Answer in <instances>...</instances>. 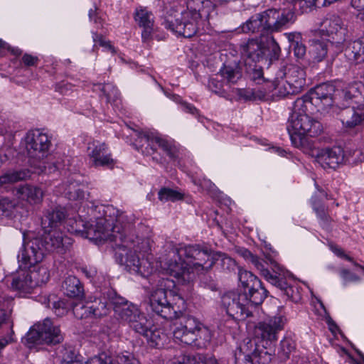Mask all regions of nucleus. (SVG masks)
Returning a JSON list of instances; mask_svg holds the SVG:
<instances>
[{
  "label": "nucleus",
  "instance_id": "nucleus-47",
  "mask_svg": "<svg viewBox=\"0 0 364 364\" xmlns=\"http://www.w3.org/2000/svg\"><path fill=\"white\" fill-rule=\"evenodd\" d=\"M286 35L289 41L292 42L291 46L293 47L294 55L299 59L303 58L306 54V46L299 41H294V34L287 33Z\"/></svg>",
  "mask_w": 364,
  "mask_h": 364
},
{
  "label": "nucleus",
  "instance_id": "nucleus-57",
  "mask_svg": "<svg viewBox=\"0 0 364 364\" xmlns=\"http://www.w3.org/2000/svg\"><path fill=\"white\" fill-rule=\"evenodd\" d=\"M117 363L118 364H138V362L132 355H119L117 358Z\"/></svg>",
  "mask_w": 364,
  "mask_h": 364
},
{
  "label": "nucleus",
  "instance_id": "nucleus-36",
  "mask_svg": "<svg viewBox=\"0 0 364 364\" xmlns=\"http://www.w3.org/2000/svg\"><path fill=\"white\" fill-rule=\"evenodd\" d=\"M267 290L263 287L262 282L256 281L255 286L248 289V299L250 307L252 305L261 304L267 296Z\"/></svg>",
  "mask_w": 364,
  "mask_h": 364
},
{
  "label": "nucleus",
  "instance_id": "nucleus-50",
  "mask_svg": "<svg viewBox=\"0 0 364 364\" xmlns=\"http://www.w3.org/2000/svg\"><path fill=\"white\" fill-rule=\"evenodd\" d=\"M221 78L223 77H220L219 73H218L215 76L210 77L208 82L209 89L216 94L223 93L224 82Z\"/></svg>",
  "mask_w": 364,
  "mask_h": 364
},
{
  "label": "nucleus",
  "instance_id": "nucleus-23",
  "mask_svg": "<svg viewBox=\"0 0 364 364\" xmlns=\"http://www.w3.org/2000/svg\"><path fill=\"white\" fill-rule=\"evenodd\" d=\"M136 138L134 146L136 149L141 151L144 154L151 155L156 151L159 134L151 131L136 132Z\"/></svg>",
  "mask_w": 364,
  "mask_h": 364
},
{
  "label": "nucleus",
  "instance_id": "nucleus-17",
  "mask_svg": "<svg viewBox=\"0 0 364 364\" xmlns=\"http://www.w3.org/2000/svg\"><path fill=\"white\" fill-rule=\"evenodd\" d=\"M264 25L267 29V36H272L274 32H279L289 23L294 21V14L291 10L280 11L270 9L264 11Z\"/></svg>",
  "mask_w": 364,
  "mask_h": 364
},
{
  "label": "nucleus",
  "instance_id": "nucleus-18",
  "mask_svg": "<svg viewBox=\"0 0 364 364\" xmlns=\"http://www.w3.org/2000/svg\"><path fill=\"white\" fill-rule=\"evenodd\" d=\"M312 156L323 168H336L344 160V151L341 146L314 149Z\"/></svg>",
  "mask_w": 364,
  "mask_h": 364
},
{
  "label": "nucleus",
  "instance_id": "nucleus-29",
  "mask_svg": "<svg viewBox=\"0 0 364 364\" xmlns=\"http://www.w3.org/2000/svg\"><path fill=\"white\" fill-rule=\"evenodd\" d=\"M63 293L68 297L82 299L84 296V288L76 277L70 275L65 278L61 286Z\"/></svg>",
  "mask_w": 364,
  "mask_h": 364
},
{
  "label": "nucleus",
  "instance_id": "nucleus-15",
  "mask_svg": "<svg viewBox=\"0 0 364 364\" xmlns=\"http://www.w3.org/2000/svg\"><path fill=\"white\" fill-rule=\"evenodd\" d=\"M50 146L48 136L36 129L28 132L26 136V148L30 158L37 160L43 159Z\"/></svg>",
  "mask_w": 364,
  "mask_h": 364
},
{
  "label": "nucleus",
  "instance_id": "nucleus-8",
  "mask_svg": "<svg viewBox=\"0 0 364 364\" xmlns=\"http://www.w3.org/2000/svg\"><path fill=\"white\" fill-rule=\"evenodd\" d=\"M203 0H188L187 10L177 16L174 21H166L165 28L185 38L193 36L198 31V21L200 18V9Z\"/></svg>",
  "mask_w": 364,
  "mask_h": 364
},
{
  "label": "nucleus",
  "instance_id": "nucleus-63",
  "mask_svg": "<svg viewBox=\"0 0 364 364\" xmlns=\"http://www.w3.org/2000/svg\"><path fill=\"white\" fill-rule=\"evenodd\" d=\"M263 77V72L262 70L259 69H254L253 74H252V78L254 80H260Z\"/></svg>",
  "mask_w": 364,
  "mask_h": 364
},
{
  "label": "nucleus",
  "instance_id": "nucleus-49",
  "mask_svg": "<svg viewBox=\"0 0 364 364\" xmlns=\"http://www.w3.org/2000/svg\"><path fill=\"white\" fill-rule=\"evenodd\" d=\"M327 46L323 43H316L313 46L312 55L315 61L321 62L327 55Z\"/></svg>",
  "mask_w": 364,
  "mask_h": 364
},
{
  "label": "nucleus",
  "instance_id": "nucleus-54",
  "mask_svg": "<svg viewBox=\"0 0 364 364\" xmlns=\"http://www.w3.org/2000/svg\"><path fill=\"white\" fill-rule=\"evenodd\" d=\"M294 4V9L297 7L301 10V12H306L307 9H311L316 4V0H288Z\"/></svg>",
  "mask_w": 364,
  "mask_h": 364
},
{
  "label": "nucleus",
  "instance_id": "nucleus-43",
  "mask_svg": "<svg viewBox=\"0 0 364 364\" xmlns=\"http://www.w3.org/2000/svg\"><path fill=\"white\" fill-rule=\"evenodd\" d=\"M90 304H84L82 302L73 306V312L77 318L82 319L92 316Z\"/></svg>",
  "mask_w": 364,
  "mask_h": 364
},
{
  "label": "nucleus",
  "instance_id": "nucleus-59",
  "mask_svg": "<svg viewBox=\"0 0 364 364\" xmlns=\"http://www.w3.org/2000/svg\"><path fill=\"white\" fill-rule=\"evenodd\" d=\"M181 105L183 106V109L185 112L192 114L193 115L198 114V111L193 105L188 104L187 102H183Z\"/></svg>",
  "mask_w": 364,
  "mask_h": 364
},
{
  "label": "nucleus",
  "instance_id": "nucleus-34",
  "mask_svg": "<svg viewBox=\"0 0 364 364\" xmlns=\"http://www.w3.org/2000/svg\"><path fill=\"white\" fill-rule=\"evenodd\" d=\"M220 77L225 79L228 83H236L242 77V71L240 64L237 62L224 65L220 69Z\"/></svg>",
  "mask_w": 364,
  "mask_h": 364
},
{
  "label": "nucleus",
  "instance_id": "nucleus-58",
  "mask_svg": "<svg viewBox=\"0 0 364 364\" xmlns=\"http://www.w3.org/2000/svg\"><path fill=\"white\" fill-rule=\"evenodd\" d=\"M38 59L37 57H35V56H33V55H31L28 54H25L22 57L23 63L27 66L35 65L36 64V63L38 62Z\"/></svg>",
  "mask_w": 364,
  "mask_h": 364
},
{
  "label": "nucleus",
  "instance_id": "nucleus-42",
  "mask_svg": "<svg viewBox=\"0 0 364 364\" xmlns=\"http://www.w3.org/2000/svg\"><path fill=\"white\" fill-rule=\"evenodd\" d=\"M158 196L159 199L161 201H176L182 200L183 198V195L181 193L168 188H161L159 191Z\"/></svg>",
  "mask_w": 364,
  "mask_h": 364
},
{
  "label": "nucleus",
  "instance_id": "nucleus-4",
  "mask_svg": "<svg viewBox=\"0 0 364 364\" xmlns=\"http://www.w3.org/2000/svg\"><path fill=\"white\" fill-rule=\"evenodd\" d=\"M237 252L251 263L268 282L279 289L288 298L292 297L293 290L286 281L291 274L288 270L269 256H266L265 259H263L245 248L239 249Z\"/></svg>",
  "mask_w": 364,
  "mask_h": 364
},
{
  "label": "nucleus",
  "instance_id": "nucleus-44",
  "mask_svg": "<svg viewBox=\"0 0 364 364\" xmlns=\"http://www.w3.org/2000/svg\"><path fill=\"white\" fill-rule=\"evenodd\" d=\"M101 91L106 97L108 102H114L119 96V92L117 87L112 83H106L103 85H100Z\"/></svg>",
  "mask_w": 364,
  "mask_h": 364
},
{
  "label": "nucleus",
  "instance_id": "nucleus-5",
  "mask_svg": "<svg viewBox=\"0 0 364 364\" xmlns=\"http://www.w3.org/2000/svg\"><path fill=\"white\" fill-rule=\"evenodd\" d=\"M275 95L284 97L301 92L306 85V73L296 65H287L280 68L274 80L271 82Z\"/></svg>",
  "mask_w": 364,
  "mask_h": 364
},
{
  "label": "nucleus",
  "instance_id": "nucleus-51",
  "mask_svg": "<svg viewBox=\"0 0 364 364\" xmlns=\"http://www.w3.org/2000/svg\"><path fill=\"white\" fill-rule=\"evenodd\" d=\"M314 210L321 220L323 225H328L330 223L331 218L327 213V208L324 205L314 203Z\"/></svg>",
  "mask_w": 364,
  "mask_h": 364
},
{
  "label": "nucleus",
  "instance_id": "nucleus-62",
  "mask_svg": "<svg viewBox=\"0 0 364 364\" xmlns=\"http://www.w3.org/2000/svg\"><path fill=\"white\" fill-rule=\"evenodd\" d=\"M63 304L62 301L53 303V306L55 309V314L58 316L64 314L65 309L61 306Z\"/></svg>",
  "mask_w": 364,
  "mask_h": 364
},
{
  "label": "nucleus",
  "instance_id": "nucleus-11",
  "mask_svg": "<svg viewBox=\"0 0 364 364\" xmlns=\"http://www.w3.org/2000/svg\"><path fill=\"white\" fill-rule=\"evenodd\" d=\"M180 252L185 256L188 265L194 274L208 272L215 262L213 252L205 246L193 245L180 249Z\"/></svg>",
  "mask_w": 364,
  "mask_h": 364
},
{
  "label": "nucleus",
  "instance_id": "nucleus-33",
  "mask_svg": "<svg viewBox=\"0 0 364 364\" xmlns=\"http://www.w3.org/2000/svg\"><path fill=\"white\" fill-rule=\"evenodd\" d=\"M31 172L27 168L8 170L0 176V184H12L28 179Z\"/></svg>",
  "mask_w": 364,
  "mask_h": 364
},
{
  "label": "nucleus",
  "instance_id": "nucleus-55",
  "mask_svg": "<svg viewBox=\"0 0 364 364\" xmlns=\"http://www.w3.org/2000/svg\"><path fill=\"white\" fill-rule=\"evenodd\" d=\"M85 364H113L111 358L102 355L100 356H95L89 359ZM117 364H118L117 363Z\"/></svg>",
  "mask_w": 364,
  "mask_h": 364
},
{
  "label": "nucleus",
  "instance_id": "nucleus-35",
  "mask_svg": "<svg viewBox=\"0 0 364 364\" xmlns=\"http://www.w3.org/2000/svg\"><path fill=\"white\" fill-rule=\"evenodd\" d=\"M27 272L30 274L35 288L43 284L46 283L50 277V274L47 267L43 266H37L33 264L26 268Z\"/></svg>",
  "mask_w": 364,
  "mask_h": 364
},
{
  "label": "nucleus",
  "instance_id": "nucleus-14",
  "mask_svg": "<svg viewBox=\"0 0 364 364\" xmlns=\"http://www.w3.org/2000/svg\"><path fill=\"white\" fill-rule=\"evenodd\" d=\"M46 252L43 242L39 237H34L28 241L24 240L23 247L18 255L20 267L27 268L28 266L41 262Z\"/></svg>",
  "mask_w": 364,
  "mask_h": 364
},
{
  "label": "nucleus",
  "instance_id": "nucleus-26",
  "mask_svg": "<svg viewBox=\"0 0 364 364\" xmlns=\"http://www.w3.org/2000/svg\"><path fill=\"white\" fill-rule=\"evenodd\" d=\"M13 192L19 199L26 200L31 204L40 203L43 196V191L40 188L28 184L19 186Z\"/></svg>",
  "mask_w": 364,
  "mask_h": 364
},
{
  "label": "nucleus",
  "instance_id": "nucleus-56",
  "mask_svg": "<svg viewBox=\"0 0 364 364\" xmlns=\"http://www.w3.org/2000/svg\"><path fill=\"white\" fill-rule=\"evenodd\" d=\"M341 277L346 282H355L359 279V277L348 269H343L340 272Z\"/></svg>",
  "mask_w": 364,
  "mask_h": 364
},
{
  "label": "nucleus",
  "instance_id": "nucleus-38",
  "mask_svg": "<svg viewBox=\"0 0 364 364\" xmlns=\"http://www.w3.org/2000/svg\"><path fill=\"white\" fill-rule=\"evenodd\" d=\"M182 363L185 364H225L215 357L203 354H188L182 356Z\"/></svg>",
  "mask_w": 364,
  "mask_h": 364
},
{
  "label": "nucleus",
  "instance_id": "nucleus-2",
  "mask_svg": "<svg viewBox=\"0 0 364 364\" xmlns=\"http://www.w3.org/2000/svg\"><path fill=\"white\" fill-rule=\"evenodd\" d=\"M181 298L171 289L159 288L154 290L149 297V304L154 312L167 320L178 318L173 330V337L186 345L202 347L208 339V331L195 317L189 315L178 316L174 309L176 300Z\"/></svg>",
  "mask_w": 364,
  "mask_h": 364
},
{
  "label": "nucleus",
  "instance_id": "nucleus-27",
  "mask_svg": "<svg viewBox=\"0 0 364 364\" xmlns=\"http://www.w3.org/2000/svg\"><path fill=\"white\" fill-rule=\"evenodd\" d=\"M135 21L143 28L141 37L143 41H149L153 32V15L145 9L136 10L134 16Z\"/></svg>",
  "mask_w": 364,
  "mask_h": 364
},
{
  "label": "nucleus",
  "instance_id": "nucleus-21",
  "mask_svg": "<svg viewBox=\"0 0 364 364\" xmlns=\"http://www.w3.org/2000/svg\"><path fill=\"white\" fill-rule=\"evenodd\" d=\"M163 268L166 274L175 277L178 283L190 282L195 278L194 273L187 265V262L183 261L181 258L178 261L176 259L168 260L164 263Z\"/></svg>",
  "mask_w": 364,
  "mask_h": 364
},
{
  "label": "nucleus",
  "instance_id": "nucleus-13",
  "mask_svg": "<svg viewBox=\"0 0 364 364\" xmlns=\"http://www.w3.org/2000/svg\"><path fill=\"white\" fill-rule=\"evenodd\" d=\"M287 323V318L284 316H275L267 321L260 322L255 328V336L259 342H257L261 346L264 345L267 348H271L274 353L272 344L277 340V333L282 331Z\"/></svg>",
  "mask_w": 364,
  "mask_h": 364
},
{
  "label": "nucleus",
  "instance_id": "nucleus-24",
  "mask_svg": "<svg viewBox=\"0 0 364 364\" xmlns=\"http://www.w3.org/2000/svg\"><path fill=\"white\" fill-rule=\"evenodd\" d=\"M66 217L65 209L55 206L48 209L41 218V227L44 231L58 230Z\"/></svg>",
  "mask_w": 364,
  "mask_h": 364
},
{
  "label": "nucleus",
  "instance_id": "nucleus-7",
  "mask_svg": "<svg viewBox=\"0 0 364 364\" xmlns=\"http://www.w3.org/2000/svg\"><path fill=\"white\" fill-rule=\"evenodd\" d=\"M240 50L244 58L255 63L277 60L281 53V48L273 36L249 39L240 44Z\"/></svg>",
  "mask_w": 364,
  "mask_h": 364
},
{
  "label": "nucleus",
  "instance_id": "nucleus-9",
  "mask_svg": "<svg viewBox=\"0 0 364 364\" xmlns=\"http://www.w3.org/2000/svg\"><path fill=\"white\" fill-rule=\"evenodd\" d=\"M272 356V349L261 347L256 339L243 340L234 352L235 364H268Z\"/></svg>",
  "mask_w": 364,
  "mask_h": 364
},
{
  "label": "nucleus",
  "instance_id": "nucleus-30",
  "mask_svg": "<svg viewBox=\"0 0 364 364\" xmlns=\"http://www.w3.org/2000/svg\"><path fill=\"white\" fill-rule=\"evenodd\" d=\"M343 106L345 107L342 108L339 113L342 124L349 128L359 124L363 119L360 110H356L353 107H348L345 103L343 104Z\"/></svg>",
  "mask_w": 364,
  "mask_h": 364
},
{
  "label": "nucleus",
  "instance_id": "nucleus-52",
  "mask_svg": "<svg viewBox=\"0 0 364 364\" xmlns=\"http://www.w3.org/2000/svg\"><path fill=\"white\" fill-rule=\"evenodd\" d=\"M69 200H80L85 198V193L80 187L70 186L68 192L65 193Z\"/></svg>",
  "mask_w": 364,
  "mask_h": 364
},
{
  "label": "nucleus",
  "instance_id": "nucleus-48",
  "mask_svg": "<svg viewBox=\"0 0 364 364\" xmlns=\"http://www.w3.org/2000/svg\"><path fill=\"white\" fill-rule=\"evenodd\" d=\"M61 364H72L77 360L75 350L71 347H63L59 352Z\"/></svg>",
  "mask_w": 364,
  "mask_h": 364
},
{
  "label": "nucleus",
  "instance_id": "nucleus-39",
  "mask_svg": "<svg viewBox=\"0 0 364 364\" xmlns=\"http://www.w3.org/2000/svg\"><path fill=\"white\" fill-rule=\"evenodd\" d=\"M273 91L270 82L267 84L266 87L262 88V90H245L241 92L240 96L246 100H264L268 93Z\"/></svg>",
  "mask_w": 364,
  "mask_h": 364
},
{
  "label": "nucleus",
  "instance_id": "nucleus-31",
  "mask_svg": "<svg viewBox=\"0 0 364 364\" xmlns=\"http://www.w3.org/2000/svg\"><path fill=\"white\" fill-rule=\"evenodd\" d=\"M345 55L352 63L364 62V38L350 42L345 49Z\"/></svg>",
  "mask_w": 364,
  "mask_h": 364
},
{
  "label": "nucleus",
  "instance_id": "nucleus-28",
  "mask_svg": "<svg viewBox=\"0 0 364 364\" xmlns=\"http://www.w3.org/2000/svg\"><path fill=\"white\" fill-rule=\"evenodd\" d=\"M264 11L252 16L242 26L245 33H259V38L267 36V29L264 25Z\"/></svg>",
  "mask_w": 364,
  "mask_h": 364
},
{
  "label": "nucleus",
  "instance_id": "nucleus-22",
  "mask_svg": "<svg viewBox=\"0 0 364 364\" xmlns=\"http://www.w3.org/2000/svg\"><path fill=\"white\" fill-rule=\"evenodd\" d=\"M321 31L331 36L332 43L340 44L345 41L346 30L342 26L341 19L336 15L328 14L321 23Z\"/></svg>",
  "mask_w": 364,
  "mask_h": 364
},
{
  "label": "nucleus",
  "instance_id": "nucleus-40",
  "mask_svg": "<svg viewBox=\"0 0 364 364\" xmlns=\"http://www.w3.org/2000/svg\"><path fill=\"white\" fill-rule=\"evenodd\" d=\"M147 341L154 347L159 348L163 345L164 341L166 338V336L160 329H158L154 324L149 328L148 332L144 334Z\"/></svg>",
  "mask_w": 364,
  "mask_h": 364
},
{
  "label": "nucleus",
  "instance_id": "nucleus-37",
  "mask_svg": "<svg viewBox=\"0 0 364 364\" xmlns=\"http://www.w3.org/2000/svg\"><path fill=\"white\" fill-rule=\"evenodd\" d=\"M364 85L360 82H353L346 85L341 92V97L348 104L362 95Z\"/></svg>",
  "mask_w": 364,
  "mask_h": 364
},
{
  "label": "nucleus",
  "instance_id": "nucleus-41",
  "mask_svg": "<svg viewBox=\"0 0 364 364\" xmlns=\"http://www.w3.org/2000/svg\"><path fill=\"white\" fill-rule=\"evenodd\" d=\"M239 281L245 289H250L253 287L256 281L259 279L252 272L247 270L240 269L238 274Z\"/></svg>",
  "mask_w": 364,
  "mask_h": 364
},
{
  "label": "nucleus",
  "instance_id": "nucleus-12",
  "mask_svg": "<svg viewBox=\"0 0 364 364\" xmlns=\"http://www.w3.org/2000/svg\"><path fill=\"white\" fill-rule=\"evenodd\" d=\"M221 304L227 314L232 319L244 320L252 315L246 292H226L221 297Z\"/></svg>",
  "mask_w": 364,
  "mask_h": 364
},
{
  "label": "nucleus",
  "instance_id": "nucleus-20",
  "mask_svg": "<svg viewBox=\"0 0 364 364\" xmlns=\"http://www.w3.org/2000/svg\"><path fill=\"white\" fill-rule=\"evenodd\" d=\"M87 155L92 166L95 167L107 166L112 168L114 165V160L107 153V146L105 143L95 141L89 143Z\"/></svg>",
  "mask_w": 364,
  "mask_h": 364
},
{
  "label": "nucleus",
  "instance_id": "nucleus-45",
  "mask_svg": "<svg viewBox=\"0 0 364 364\" xmlns=\"http://www.w3.org/2000/svg\"><path fill=\"white\" fill-rule=\"evenodd\" d=\"M295 348L294 341L290 337H285L280 342L279 353L284 358H289L290 353L295 350Z\"/></svg>",
  "mask_w": 364,
  "mask_h": 364
},
{
  "label": "nucleus",
  "instance_id": "nucleus-19",
  "mask_svg": "<svg viewBox=\"0 0 364 364\" xmlns=\"http://www.w3.org/2000/svg\"><path fill=\"white\" fill-rule=\"evenodd\" d=\"M40 238L43 242L46 252H56L63 254L72 244V239L64 236L63 232L59 230L44 231Z\"/></svg>",
  "mask_w": 364,
  "mask_h": 364
},
{
  "label": "nucleus",
  "instance_id": "nucleus-1",
  "mask_svg": "<svg viewBox=\"0 0 364 364\" xmlns=\"http://www.w3.org/2000/svg\"><path fill=\"white\" fill-rule=\"evenodd\" d=\"M105 216L95 221L85 223L84 231L86 237L95 241L114 242L115 258L131 274L147 277L153 270V266L147 259H140L136 252L146 253L150 250L147 238H139L131 234L133 224L127 215L113 207L104 210Z\"/></svg>",
  "mask_w": 364,
  "mask_h": 364
},
{
  "label": "nucleus",
  "instance_id": "nucleus-3",
  "mask_svg": "<svg viewBox=\"0 0 364 364\" xmlns=\"http://www.w3.org/2000/svg\"><path fill=\"white\" fill-rule=\"evenodd\" d=\"M316 112L309 100L297 98L294 101L287 129L295 147L305 151L310 147L307 136L316 137L322 132L321 122L311 117Z\"/></svg>",
  "mask_w": 364,
  "mask_h": 364
},
{
  "label": "nucleus",
  "instance_id": "nucleus-53",
  "mask_svg": "<svg viewBox=\"0 0 364 364\" xmlns=\"http://www.w3.org/2000/svg\"><path fill=\"white\" fill-rule=\"evenodd\" d=\"M15 202L8 198L0 199V215H9L15 207Z\"/></svg>",
  "mask_w": 364,
  "mask_h": 364
},
{
  "label": "nucleus",
  "instance_id": "nucleus-61",
  "mask_svg": "<svg viewBox=\"0 0 364 364\" xmlns=\"http://www.w3.org/2000/svg\"><path fill=\"white\" fill-rule=\"evenodd\" d=\"M351 5L358 11H364V0H351Z\"/></svg>",
  "mask_w": 364,
  "mask_h": 364
},
{
  "label": "nucleus",
  "instance_id": "nucleus-32",
  "mask_svg": "<svg viewBox=\"0 0 364 364\" xmlns=\"http://www.w3.org/2000/svg\"><path fill=\"white\" fill-rule=\"evenodd\" d=\"M117 295L114 292H109L107 299L105 297L95 299L90 304L92 316L95 318H100L107 315L109 312L110 307L113 305L110 302V297Z\"/></svg>",
  "mask_w": 364,
  "mask_h": 364
},
{
  "label": "nucleus",
  "instance_id": "nucleus-6",
  "mask_svg": "<svg viewBox=\"0 0 364 364\" xmlns=\"http://www.w3.org/2000/svg\"><path fill=\"white\" fill-rule=\"evenodd\" d=\"M109 299L115 314L127 323L136 333L144 336L148 332L149 328H151L153 321L148 318L136 305L129 303L124 298L118 295H113Z\"/></svg>",
  "mask_w": 364,
  "mask_h": 364
},
{
  "label": "nucleus",
  "instance_id": "nucleus-16",
  "mask_svg": "<svg viewBox=\"0 0 364 364\" xmlns=\"http://www.w3.org/2000/svg\"><path fill=\"white\" fill-rule=\"evenodd\" d=\"M335 87L333 85L323 83L317 85L310 93L305 95L299 99L309 100L316 107L318 112H325L331 107L334 102L333 95Z\"/></svg>",
  "mask_w": 364,
  "mask_h": 364
},
{
  "label": "nucleus",
  "instance_id": "nucleus-10",
  "mask_svg": "<svg viewBox=\"0 0 364 364\" xmlns=\"http://www.w3.org/2000/svg\"><path fill=\"white\" fill-rule=\"evenodd\" d=\"M26 344L31 348L36 345H56L63 342L64 337L60 326L50 318L34 324L27 333Z\"/></svg>",
  "mask_w": 364,
  "mask_h": 364
},
{
  "label": "nucleus",
  "instance_id": "nucleus-25",
  "mask_svg": "<svg viewBox=\"0 0 364 364\" xmlns=\"http://www.w3.org/2000/svg\"><path fill=\"white\" fill-rule=\"evenodd\" d=\"M11 287L19 294H30L35 289L31 277L26 268L18 271L11 277Z\"/></svg>",
  "mask_w": 364,
  "mask_h": 364
},
{
  "label": "nucleus",
  "instance_id": "nucleus-64",
  "mask_svg": "<svg viewBox=\"0 0 364 364\" xmlns=\"http://www.w3.org/2000/svg\"><path fill=\"white\" fill-rule=\"evenodd\" d=\"M95 37H94V41H97V38H99V41H100V44L102 46H108L109 49L112 50L114 51V48H112V46L109 44V43H105V41H103L102 40V37L101 36H99L97 34H95Z\"/></svg>",
  "mask_w": 364,
  "mask_h": 364
},
{
  "label": "nucleus",
  "instance_id": "nucleus-46",
  "mask_svg": "<svg viewBox=\"0 0 364 364\" xmlns=\"http://www.w3.org/2000/svg\"><path fill=\"white\" fill-rule=\"evenodd\" d=\"M157 145L161 148L170 158L175 159L176 157L177 149L171 142L159 136Z\"/></svg>",
  "mask_w": 364,
  "mask_h": 364
},
{
  "label": "nucleus",
  "instance_id": "nucleus-60",
  "mask_svg": "<svg viewBox=\"0 0 364 364\" xmlns=\"http://www.w3.org/2000/svg\"><path fill=\"white\" fill-rule=\"evenodd\" d=\"M10 314L4 309H0V326L9 322Z\"/></svg>",
  "mask_w": 364,
  "mask_h": 364
}]
</instances>
